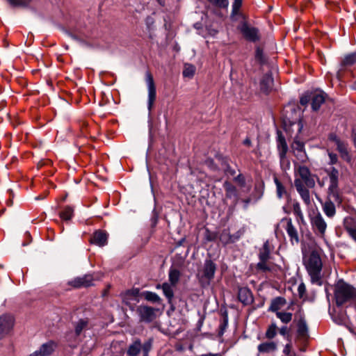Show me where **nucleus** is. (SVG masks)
Listing matches in <instances>:
<instances>
[{
    "label": "nucleus",
    "instance_id": "4be33fe9",
    "mask_svg": "<svg viewBox=\"0 0 356 356\" xmlns=\"http://www.w3.org/2000/svg\"><path fill=\"white\" fill-rule=\"evenodd\" d=\"M297 334L298 337L306 339L308 337V327L304 318H300L298 322Z\"/></svg>",
    "mask_w": 356,
    "mask_h": 356
},
{
    "label": "nucleus",
    "instance_id": "a878e982",
    "mask_svg": "<svg viewBox=\"0 0 356 356\" xmlns=\"http://www.w3.org/2000/svg\"><path fill=\"white\" fill-rule=\"evenodd\" d=\"M270 248L268 241H266L263 247L259 250V260H268L270 257Z\"/></svg>",
    "mask_w": 356,
    "mask_h": 356
},
{
    "label": "nucleus",
    "instance_id": "de8ad7c7",
    "mask_svg": "<svg viewBox=\"0 0 356 356\" xmlns=\"http://www.w3.org/2000/svg\"><path fill=\"white\" fill-rule=\"evenodd\" d=\"M328 156L330 158V163L335 164L338 161L337 155L333 152H328Z\"/></svg>",
    "mask_w": 356,
    "mask_h": 356
},
{
    "label": "nucleus",
    "instance_id": "7ed1b4c3",
    "mask_svg": "<svg viewBox=\"0 0 356 356\" xmlns=\"http://www.w3.org/2000/svg\"><path fill=\"white\" fill-rule=\"evenodd\" d=\"M305 266L313 283L320 282L322 261L319 254L312 251L305 261Z\"/></svg>",
    "mask_w": 356,
    "mask_h": 356
},
{
    "label": "nucleus",
    "instance_id": "39448f33",
    "mask_svg": "<svg viewBox=\"0 0 356 356\" xmlns=\"http://www.w3.org/2000/svg\"><path fill=\"white\" fill-rule=\"evenodd\" d=\"M328 140L337 146V149L339 152L341 159L348 163L350 162L351 156L348 149V143L341 140L336 134L334 133L329 134Z\"/></svg>",
    "mask_w": 356,
    "mask_h": 356
},
{
    "label": "nucleus",
    "instance_id": "f03ea898",
    "mask_svg": "<svg viewBox=\"0 0 356 356\" xmlns=\"http://www.w3.org/2000/svg\"><path fill=\"white\" fill-rule=\"evenodd\" d=\"M334 298L337 306L356 298V289L343 281L337 282L334 290Z\"/></svg>",
    "mask_w": 356,
    "mask_h": 356
},
{
    "label": "nucleus",
    "instance_id": "e433bc0d",
    "mask_svg": "<svg viewBox=\"0 0 356 356\" xmlns=\"http://www.w3.org/2000/svg\"><path fill=\"white\" fill-rule=\"evenodd\" d=\"M88 325V321L84 319L79 320L75 327V332L76 335H79L84 328Z\"/></svg>",
    "mask_w": 356,
    "mask_h": 356
},
{
    "label": "nucleus",
    "instance_id": "6ab92c4d",
    "mask_svg": "<svg viewBox=\"0 0 356 356\" xmlns=\"http://www.w3.org/2000/svg\"><path fill=\"white\" fill-rule=\"evenodd\" d=\"M107 234L104 231L98 230L93 234L92 238H90V243L102 247L107 244Z\"/></svg>",
    "mask_w": 356,
    "mask_h": 356
},
{
    "label": "nucleus",
    "instance_id": "c03bdc74",
    "mask_svg": "<svg viewBox=\"0 0 356 356\" xmlns=\"http://www.w3.org/2000/svg\"><path fill=\"white\" fill-rule=\"evenodd\" d=\"M345 229L348 236L356 243V227L346 226Z\"/></svg>",
    "mask_w": 356,
    "mask_h": 356
},
{
    "label": "nucleus",
    "instance_id": "3c124183",
    "mask_svg": "<svg viewBox=\"0 0 356 356\" xmlns=\"http://www.w3.org/2000/svg\"><path fill=\"white\" fill-rule=\"evenodd\" d=\"M300 102L302 105H306L308 102L307 97H301Z\"/></svg>",
    "mask_w": 356,
    "mask_h": 356
},
{
    "label": "nucleus",
    "instance_id": "49530a36",
    "mask_svg": "<svg viewBox=\"0 0 356 356\" xmlns=\"http://www.w3.org/2000/svg\"><path fill=\"white\" fill-rule=\"evenodd\" d=\"M298 294H299L300 297V298L303 297V296L306 293V286L304 283H301L299 284V286L298 287Z\"/></svg>",
    "mask_w": 356,
    "mask_h": 356
},
{
    "label": "nucleus",
    "instance_id": "09e8293b",
    "mask_svg": "<svg viewBox=\"0 0 356 356\" xmlns=\"http://www.w3.org/2000/svg\"><path fill=\"white\" fill-rule=\"evenodd\" d=\"M278 332L283 337L288 335L289 329L286 326H282L278 328Z\"/></svg>",
    "mask_w": 356,
    "mask_h": 356
},
{
    "label": "nucleus",
    "instance_id": "f704fd0d",
    "mask_svg": "<svg viewBox=\"0 0 356 356\" xmlns=\"http://www.w3.org/2000/svg\"><path fill=\"white\" fill-rule=\"evenodd\" d=\"M73 209L70 207H66L60 213V217L64 220H69L73 216Z\"/></svg>",
    "mask_w": 356,
    "mask_h": 356
},
{
    "label": "nucleus",
    "instance_id": "20e7f679",
    "mask_svg": "<svg viewBox=\"0 0 356 356\" xmlns=\"http://www.w3.org/2000/svg\"><path fill=\"white\" fill-rule=\"evenodd\" d=\"M216 270V265L210 259L205 261L202 273L199 277L202 286H207L213 279Z\"/></svg>",
    "mask_w": 356,
    "mask_h": 356
},
{
    "label": "nucleus",
    "instance_id": "a211bd4d",
    "mask_svg": "<svg viewBox=\"0 0 356 356\" xmlns=\"http://www.w3.org/2000/svg\"><path fill=\"white\" fill-rule=\"evenodd\" d=\"M258 356H260L261 354H268L274 353L277 349V343L274 341H268L264 343H260L258 347Z\"/></svg>",
    "mask_w": 356,
    "mask_h": 356
},
{
    "label": "nucleus",
    "instance_id": "aec40b11",
    "mask_svg": "<svg viewBox=\"0 0 356 356\" xmlns=\"http://www.w3.org/2000/svg\"><path fill=\"white\" fill-rule=\"evenodd\" d=\"M238 298L243 305H250L253 302V296L251 291L247 287H241L238 289Z\"/></svg>",
    "mask_w": 356,
    "mask_h": 356
},
{
    "label": "nucleus",
    "instance_id": "f257e3e1",
    "mask_svg": "<svg viewBox=\"0 0 356 356\" xmlns=\"http://www.w3.org/2000/svg\"><path fill=\"white\" fill-rule=\"evenodd\" d=\"M295 179L294 186L303 202L309 206L312 203L309 188L315 187L317 178L316 175L311 172L310 170L304 165L294 164Z\"/></svg>",
    "mask_w": 356,
    "mask_h": 356
},
{
    "label": "nucleus",
    "instance_id": "6e6552de",
    "mask_svg": "<svg viewBox=\"0 0 356 356\" xmlns=\"http://www.w3.org/2000/svg\"><path fill=\"white\" fill-rule=\"evenodd\" d=\"M280 225L284 228L292 244H298L300 241L298 231L293 225L292 220L289 218H284L280 222Z\"/></svg>",
    "mask_w": 356,
    "mask_h": 356
},
{
    "label": "nucleus",
    "instance_id": "58836bf2",
    "mask_svg": "<svg viewBox=\"0 0 356 356\" xmlns=\"http://www.w3.org/2000/svg\"><path fill=\"white\" fill-rule=\"evenodd\" d=\"M195 72V68L192 65H186L183 71V75L186 77H192Z\"/></svg>",
    "mask_w": 356,
    "mask_h": 356
},
{
    "label": "nucleus",
    "instance_id": "79ce46f5",
    "mask_svg": "<svg viewBox=\"0 0 356 356\" xmlns=\"http://www.w3.org/2000/svg\"><path fill=\"white\" fill-rule=\"evenodd\" d=\"M10 4L15 6H26L31 0H8Z\"/></svg>",
    "mask_w": 356,
    "mask_h": 356
},
{
    "label": "nucleus",
    "instance_id": "f3484780",
    "mask_svg": "<svg viewBox=\"0 0 356 356\" xmlns=\"http://www.w3.org/2000/svg\"><path fill=\"white\" fill-rule=\"evenodd\" d=\"M338 182L339 180H330L327 197H332L333 200L339 204L341 202V198L339 193Z\"/></svg>",
    "mask_w": 356,
    "mask_h": 356
},
{
    "label": "nucleus",
    "instance_id": "c756f323",
    "mask_svg": "<svg viewBox=\"0 0 356 356\" xmlns=\"http://www.w3.org/2000/svg\"><path fill=\"white\" fill-rule=\"evenodd\" d=\"M224 188L226 192V197L228 198L236 197V187L232 185L230 182L225 181L224 183Z\"/></svg>",
    "mask_w": 356,
    "mask_h": 356
},
{
    "label": "nucleus",
    "instance_id": "1a4fd4ad",
    "mask_svg": "<svg viewBox=\"0 0 356 356\" xmlns=\"http://www.w3.org/2000/svg\"><path fill=\"white\" fill-rule=\"evenodd\" d=\"M156 312L157 310L156 309L145 305H140L136 309L140 321L145 323H150L156 319Z\"/></svg>",
    "mask_w": 356,
    "mask_h": 356
},
{
    "label": "nucleus",
    "instance_id": "9d476101",
    "mask_svg": "<svg viewBox=\"0 0 356 356\" xmlns=\"http://www.w3.org/2000/svg\"><path fill=\"white\" fill-rule=\"evenodd\" d=\"M291 149L293 155L298 162L305 163L308 161V156L305 149V145L298 140H294L291 144Z\"/></svg>",
    "mask_w": 356,
    "mask_h": 356
},
{
    "label": "nucleus",
    "instance_id": "f8f14e48",
    "mask_svg": "<svg viewBox=\"0 0 356 356\" xmlns=\"http://www.w3.org/2000/svg\"><path fill=\"white\" fill-rule=\"evenodd\" d=\"M94 279L92 275L88 274L76 277L68 282V285L74 289L86 288L93 285Z\"/></svg>",
    "mask_w": 356,
    "mask_h": 356
},
{
    "label": "nucleus",
    "instance_id": "b1692460",
    "mask_svg": "<svg viewBox=\"0 0 356 356\" xmlns=\"http://www.w3.org/2000/svg\"><path fill=\"white\" fill-rule=\"evenodd\" d=\"M156 289H162L164 296L168 298L169 302L172 300L174 296V292L172 289V285L167 282L163 284H157Z\"/></svg>",
    "mask_w": 356,
    "mask_h": 356
},
{
    "label": "nucleus",
    "instance_id": "cd10ccee",
    "mask_svg": "<svg viewBox=\"0 0 356 356\" xmlns=\"http://www.w3.org/2000/svg\"><path fill=\"white\" fill-rule=\"evenodd\" d=\"M274 182L276 186V193L279 199H282L284 196L287 195V191L285 186L281 183V181L277 178L274 177Z\"/></svg>",
    "mask_w": 356,
    "mask_h": 356
},
{
    "label": "nucleus",
    "instance_id": "0eeeda50",
    "mask_svg": "<svg viewBox=\"0 0 356 356\" xmlns=\"http://www.w3.org/2000/svg\"><path fill=\"white\" fill-rule=\"evenodd\" d=\"M277 148L281 165H286V168L289 169L290 168V163L286 158L289 148L285 138L280 131L277 132Z\"/></svg>",
    "mask_w": 356,
    "mask_h": 356
},
{
    "label": "nucleus",
    "instance_id": "a18cd8bd",
    "mask_svg": "<svg viewBox=\"0 0 356 356\" xmlns=\"http://www.w3.org/2000/svg\"><path fill=\"white\" fill-rule=\"evenodd\" d=\"M242 5V0H234L232 5L233 13H237Z\"/></svg>",
    "mask_w": 356,
    "mask_h": 356
},
{
    "label": "nucleus",
    "instance_id": "9b49d317",
    "mask_svg": "<svg viewBox=\"0 0 356 356\" xmlns=\"http://www.w3.org/2000/svg\"><path fill=\"white\" fill-rule=\"evenodd\" d=\"M14 318L8 314L0 316V340L7 336L13 330Z\"/></svg>",
    "mask_w": 356,
    "mask_h": 356
},
{
    "label": "nucleus",
    "instance_id": "5fc2aeb1",
    "mask_svg": "<svg viewBox=\"0 0 356 356\" xmlns=\"http://www.w3.org/2000/svg\"><path fill=\"white\" fill-rule=\"evenodd\" d=\"M353 142H354L355 146L356 147V130L354 131V134H353Z\"/></svg>",
    "mask_w": 356,
    "mask_h": 356
},
{
    "label": "nucleus",
    "instance_id": "412c9836",
    "mask_svg": "<svg viewBox=\"0 0 356 356\" xmlns=\"http://www.w3.org/2000/svg\"><path fill=\"white\" fill-rule=\"evenodd\" d=\"M325 94L323 92H318L312 97V108L314 111H317L321 104L325 102Z\"/></svg>",
    "mask_w": 356,
    "mask_h": 356
},
{
    "label": "nucleus",
    "instance_id": "ea45409f",
    "mask_svg": "<svg viewBox=\"0 0 356 356\" xmlns=\"http://www.w3.org/2000/svg\"><path fill=\"white\" fill-rule=\"evenodd\" d=\"M267 261L268 260H260L259 262L257 264V268L263 272L270 271L271 268L268 264Z\"/></svg>",
    "mask_w": 356,
    "mask_h": 356
},
{
    "label": "nucleus",
    "instance_id": "dca6fc26",
    "mask_svg": "<svg viewBox=\"0 0 356 356\" xmlns=\"http://www.w3.org/2000/svg\"><path fill=\"white\" fill-rule=\"evenodd\" d=\"M335 203L331 197H327L325 202H321L322 210L324 214L329 218H332L336 215Z\"/></svg>",
    "mask_w": 356,
    "mask_h": 356
},
{
    "label": "nucleus",
    "instance_id": "7c9ffc66",
    "mask_svg": "<svg viewBox=\"0 0 356 356\" xmlns=\"http://www.w3.org/2000/svg\"><path fill=\"white\" fill-rule=\"evenodd\" d=\"M180 272L175 268H171L169 271V281L173 286L177 284L179 280Z\"/></svg>",
    "mask_w": 356,
    "mask_h": 356
},
{
    "label": "nucleus",
    "instance_id": "4468645a",
    "mask_svg": "<svg viewBox=\"0 0 356 356\" xmlns=\"http://www.w3.org/2000/svg\"><path fill=\"white\" fill-rule=\"evenodd\" d=\"M56 348L57 343L55 341H49L43 343L39 350L30 354L29 356H49L54 352Z\"/></svg>",
    "mask_w": 356,
    "mask_h": 356
},
{
    "label": "nucleus",
    "instance_id": "423d86ee",
    "mask_svg": "<svg viewBox=\"0 0 356 356\" xmlns=\"http://www.w3.org/2000/svg\"><path fill=\"white\" fill-rule=\"evenodd\" d=\"M310 222L314 233L323 238L327 229V223L321 213L317 212L311 216Z\"/></svg>",
    "mask_w": 356,
    "mask_h": 356
},
{
    "label": "nucleus",
    "instance_id": "8fccbe9b",
    "mask_svg": "<svg viewBox=\"0 0 356 356\" xmlns=\"http://www.w3.org/2000/svg\"><path fill=\"white\" fill-rule=\"evenodd\" d=\"M154 23V19L151 17H148L146 19V24L148 26V28L150 29L151 26L153 25Z\"/></svg>",
    "mask_w": 356,
    "mask_h": 356
},
{
    "label": "nucleus",
    "instance_id": "473e14b6",
    "mask_svg": "<svg viewBox=\"0 0 356 356\" xmlns=\"http://www.w3.org/2000/svg\"><path fill=\"white\" fill-rule=\"evenodd\" d=\"M356 63V51L345 56L341 62L342 66H350Z\"/></svg>",
    "mask_w": 356,
    "mask_h": 356
},
{
    "label": "nucleus",
    "instance_id": "5701e85b",
    "mask_svg": "<svg viewBox=\"0 0 356 356\" xmlns=\"http://www.w3.org/2000/svg\"><path fill=\"white\" fill-rule=\"evenodd\" d=\"M286 303V302L285 298L282 297H277L272 300L268 310L275 312L276 314L277 312H280V309H281Z\"/></svg>",
    "mask_w": 356,
    "mask_h": 356
},
{
    "label": "nucleus",
    "instance_id": "bb28decb",
    "mask_svg": "<svg viewBox=\"0 0 356 356\" xmlns=\"http://www.w3.org/2000/svg\"><path fill=\"white\" fill-rule=\"evenodd\" d=\"M273 79L271 75L266 74H265L261 81V88L264 92H268L273 86Z\"/></svg>",
    "mask_w": 356,
    "mask_h": 356
},
{
    "label": "nucleus",
    "instance_id": "864d4df0",
    "mask_svg": "<svg viewBox=\"0 0 356 356\" xmlns=\"http://www.w3.org/2000/svg\"><path fill=\"white\" fill-rule=\"evenodd\" d=\"M202 356H222V355L219 353H216V354L209 353V354L202 355Z\"/></svg>",
    "mask_w": 356,
    "mask_h": 356
},
{
    "label": "nucleus",
    "instance_id": "ddd939ff",
    "mask_svg": "<svg viewBox=\"0 0 356 356\" xmlns=\"http://www.w3.org/2000/svg\"><path fill=\"white\" fill-rule=\"evenodd\" d=\"M145 80L148 90V108L150 111L156 99V93L153 76L149 72H146Z\"/></svg>",
    "mask_w": 356,
    "mask_h": 356
},
{
    "label": "nucleus",
    "instance_id": "393cba45",
    "mask_svg": "<svg viewBox=\"0 0 356 356\" xmlns=\"http://www.w3.org/2000/svg\"><path fill=\"white\" fill-rule=\"evenodd\" d=\"M277 332L278 327L277 326L276 323L272 322L266 329V331L265 332V337L267 339L271 341L277 336Z\"/></svg>",
    "mask_w": 356,
    "mask_h": 356
},
{
    "label": "nucleus",
    "instance_id": "c9c22d12",
    "mask_svg": "<svg viewBox=\"0 0 356 356\" xmlns=\"http://www.w3.org/2000/svg\"><path fill=\"white\" fill-rule=\"evenodd\" d=\"M293 213L298 217V218L303 221L304 220V215L302 211L300 204L298 202H296L293 204Z\"/></svg>",
    "mask_w": 356,
    "mask_h": 356
},
{
    "label": "nucleus",
    "instance_id": "603ef678",
    "mask_svg": "<svg viewBox=\"0 0 356 356\" xmlns=\"http://www.w3.org/2000/svg\"><path fill=\"white\" fill-rule=\"evenodd\" d=\"M243 144L247 146H250V145H251L250 139L249 138H245L243 141Z\"/></svg>",
    "mask_w": 356,
    "mask_h": 356
},
{
    "label": "nucleus",
    "instance_id": "2eb2a0df",
    "mask_svg": "<svg viewBox=\"0 0 356 356\" xmlns=\"http://www.w3.org/2000/svg\"><path fill=\"white\" fill-rule=\"evenodd\" d=\"M240 31L245 38L248 40L254 42L259 40L258 30L243 23L240 27Z\"/></svg>",
    "mask_w": 356,
    "mask_h": 356
},
{
    "label": "nucleus",
    "instance_id": "2f4dec72",
    "mask_svg": "<svg viewBox=\"0 0 356 356\" xmlns=\"http://www.w3.org/2000/svg\"><path fill=\"white\" fill-rule=\"evenodd\" d=\"M276 316L283 323L287 324L291 321L293 314L290 312H280L276 313Z\"/></svg>",
    "mask_w": 356,
    "mask_h": 356
},
{
    "label": "nucleus",
    "instance_id": "72a5a7b5",
    "mask_svg": "<svg viewBox=\"0 0 356 356\" xmlns=\"http://www.w3.org/2000/svg\"><path fill=\"white\" fill-rule=\"evenodd\" d=\"M143 295L146 300L152 302H159L161 300L160 297L154 292L145 291Z\"/></svg>",
    "mask_w": 356,
    "mask_h": 356
},
{
    "label": "nucleus",
    "instance_id": "a19ab883",
    "mask_svg": "<svg viewBox=\"0 0 356 356\" xmlns=\"http://www.w3.org/2000/svg\"><path fill=\"white\" fill-rule=\"evenodd\" d=\"M152 339H149L143 345L141 344V350L143 352V356H147L149 351L152 348Z\"/></svg>",
    "mask_w": 356,
    "mask_h": 356
},
{
    "label": "nucleus",
    "instance_id": "4c0bfd02",
    "mask_svg": "<svg viewBox=\"0 0 356 356\" xmlns=\"http://www.w3.org/2000/svg\"><path fill=\"white\" fill-rule=\"evenodd\" d=\"M210 3L215 6L216 7L225 8L229 5L228 0H207Z\"/></svg>",
    "mask_w": 356,
    "mask_h": 356
},
{
    "label": "nucleus",
    "instance_id": "c85d7f7f",
    "mask_svg": "<svg viewBox=\"0 0 356 356\" xmlns=\"http://www.w3.org/2000/svg\"><path fill=\"white\" fill-rule=\"evenodd\" d=\"M141 350V343L140 340H136L128 348L127 354L129 356H137Z\"/></svg>",
    "mask_w": 356,
    "mask_h": 356
},
{
    "label": "nucleus",
    "instance_id": "37998d69",
    "mask_svg": "<svg viewBox=\"0 0 356 356\" xmlns=\"http://www.w3.org/2000/svg\"><path fill=\"white\" fill-rule=\"evenodd\" d=\"M339 170L335 168H332L328 172L330 180H339Z\"/></svg>",
    "mask_w": 356,
    "mask_h": 356
}]
</instances>
